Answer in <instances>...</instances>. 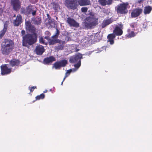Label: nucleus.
<instances>
[{
  "label": "nucleus",
  "instance_id": "f257e3e1",
  "mask_svg": "<svg viewBox=\"0 0 152 152\" xmlns=\"http://www.w3.org/2000/svg\"><path fill=\"white\" fill-rule=\"evenodd\" d=\"M82 58V56L81 54L78 53L75 56L71 57L69 60V61L71 63H77L74 65V66L75 68L70 69L69 70L67 71L65 77H64L63 81L65 80V78L69 75L71 72H74L77 71L78 69L81 65V59Z\"/></svg>",
  "mask_w": 152,
  "mask_h": 152
},
{
  "label": "nucleus",
  "instance_id": "f03ea898",
  "mask_svg": "<svg viewBox=\"0 0 152 152\" xmlns=\"http://www.w3.org/2000/svg\"><path fill=\"white\" fill-rule=\"evenodd\" d=\"M13 42L10 40L5 39L2 43L1 50L4 54L7 55L11 51Z\"/></svg>",
  "mask_w": 152,
  "mask_h": 152
},
{
  "label": "nucleus",
  "instance_id": "7ed1b4c3",
  "mask_svg": "<svg viewBox=\"0 0 152 152\" xmlns=\"http://www.w3.org/2000/svg\"><path fill=\"white\" fill-rule=\"evenodd\" d=\"M97 20L98 18L93 13H91L90 16L85 20V25L88 28H91L97 24Z\"/></svg>",
  "mask_w": 152,
  "mask_h": 152
},
{
  "label": "nucleus",
  "instance_id": "20e7f679",
  "mask_svg": "<svg viewBox=\"0 0 152 152\" xmlns=\"http://www.w3.org/2000/svg\"><path fill=\"white\" fill-rule=\"evenodd\" d=\"M37 37L31 34H27L23 37V46L27 47L28 48V45H32L36 42Z\"/></svg>",
  "mask_w": 152,
  "mask_h": 152
},
{
  "label": "nucleus",
  "instance_id": "39448f33",
  "mask_svg": "<svg viewBox=\"0 0 152 152\" xmlns=\"http://www.w3.org/2000/svg\"><path fill=\"white\" fill-rule=\"evenodd\" d=\"M114 34H109L107 36L108 42H109L110 44L112 45L114 43V39L115 38V34L117 36H120L122 34L123 31L122 29L119 27H116L113 31Z\"/></svg>",
  "mask_w": 152,
  "mask_h": 152
},
{
  "label": "nucleus",
  "instance_id": "423d86ee",
  "mask_svg": "<svg viewBox=\"0 0 152 152\" xmlns=\"http://www.w3.org/2000/svg\"><path fill=\"white\" fill-rule=\"evenodd\" d=\"M128 5V4L127 3L119 4L116 8L117 13L121 14L127 13L128 12L127 8Z\"/></svg>",
  "mask_w": 152,
  "mask_h": 152
},
{
  "label": "nucleus",
  "instance_id": "0eeeda50",
  "mask_svg": "<svg viewBox=\"0 0 152 152\" xmlns=\"http://www.w3.org/2000/svg\"><path fill=\"white\" fill-rule=\"evenodd\" d=\"M67 63V61L66 60H62L57 61L54 63L52 68H55L56 69H59L61 67L65 66Z\"/></svg>",
  "mask_w": 152,
  "mask_h": 152
},
{
  "label": "nucleus",
  "instance_id": "6e6552de",
  "mask_svg": "<svg viewBox=\"0 0 152 152\" xmlns=\"http://www.w3.org/2000/svg\"><path fill=\"white\" fill-rule=\"evenodd\" d=\"M77 1L76 0H65V5L69 8L75 10L76 9Z\"/></svg>",
  "mask_w": 152,
  "mask_h": 152
},
{
  "label": "nucleus",
  "instance_id": "1a4fd4ad",
  "mask_svg": "<svg viewBox=\"0 0 152 152\" xmlns=\"http://www.w3.org/2000/svg\"><path fill=\"white\" fill-rule=\"evenodd\" d=\"M1 74L2 75H7L11 72V69L8 64L3 65L1 66Z\"/></svg>",
  "mask_w": 152,
  "mask_h": 152
},
{
  "label": "nucleus",
  "instance_id": "9d476101",
  "mask_svg": "<svg viewBox=\"0 0 152 152\" xmlns=\"http://www.w3.org/2000/svg\"><path fill=\"white\" fill-rule=\"evenodd\" d=\"M59 34V31L56 29V33L52 37V39H50L49 40V43L50 45H54L56 43H60V41L57 39Z\"/></svg>",
  "mask_w": 152,
  "mask_h": 152
},
{
  "label": "nucleus",
  "instance_id": "9b49d317",
  "mask_svg": "<svg viewBox=\"0 0 152 152\" xmlns=\"http://www.w3.org/2000/svg\"><path fill=\"white\" fill-rule=\"evenodd\" d=\"M12 6L16 11L19 10L20 7V3L19 0H11Z\"/></svg>",
  "mask_w": 152,
  "mask_h": 152
},
{
  "label": "nucleus",
  "instance_id": "f8f14e48",
  "mask_svg": "<svg viewBox=\"0 0 152 152\" xmlns=\"http://www.w3.org/2000/svg\"><path fill=\"white\" fill-rule=\"evenodd\" d=\"M26 28L27 30L32 33H34L35 30V27L31 25L29 21H27L25 23Z\"/></svg>",
  "mask_w": 152,
  "mask_h": 152
},
{
  "label": "nucleus",
  "instance_id": "ddd939ff",
  "mask_svg": "<svg viewBox=\"0 0 152 152\" xmlns=\"http://www.w3.org/2000/svg\"><path fill=\"white\" fill-rule=\"evenodd\" d=\"M142 10L140 8L134 9L131 13L132 17L135 18L139 16L142 12Z\"/></svg>",
  "mask_w": 152,
  "mask_h": 152
},
{
  "label": "nucleus",
  "instance_id": "4468645a",
  "mask_svg": "<svg viewBox=\"0 0 152 152\" xmlns=\"http://www.w3.org/2000/svg\"><path fill=\"white\" fill-rule=\"evenodd\" d=\"M66 22L70 26L75 27L79 26V24L74 19L70 17H68L67 18Z\"/></svg>",
  "mask_w": 152,
  "mask_h": 152
},
{
  "label": "nucleus",
  "instance_id": "2eb2a0df",
  "mask_svg": "<svg viewBox=\"0 0 152 152\" xmlns=\"http://www.w3.org/2000/svg\"><path fill=\"white\" fill-rule=\"evenodd\" d=\"M35 51L37 55H41L45 51V49L42 45H39L36 47Z\"/></svg>",
  "mask_w": 152,
  "mask_h": 152
},
{
  "label": "nucleus",
  "instance_id": "dca6fc26",
  "mask_svg": "<svg viewBox=\"0 0 152 152\" xmlns=\"http://www.w3.org/2000/svg\"><path fill=\"white\" fill-rule=\"evenodd\" d=\"M36 12V9L34 6H29L26 8V13L27 14L32 13L33 15H34Z\"/></svg>",
  "mask_w": 152,
  "mask_h": 152
},
{
  "label": "nucleus",
  "instance_id": "f3484780",
  "mask_svg": "<svg viewBox=\"0 0 152 152\" xmlns=\"http://www.w3.org/2000/svg\"><path fill=\"white\" fill-rule=\"evenodd\" d=\"M56 61V58L53 56H50L48 57L45 58L44 60L43 63L44 64H48L52 63Z\"/></svg>",
  "mask_w": 152,
  "mask_h": 152
},
{
  "label": "nucleus",
  "instance_id": "a211bd4d",
  "mask_svg": "<svg viewBox=\"0 0 152 152\" xmlns=\"http://www.w3.org/2000/svg\"><path fill=\"white\" fill-rule=\"evenodd\" d=\"M22 21V17L20 15H18L15 20L13 21V24L15 26H18L20 24Z\"/></svg>",
  "mask_w": 152,
  "mask_h": 152
},
{
  "label": "nucleus",
  "instance_id": "6ab92c4d",
  "mask_svg": "<svg viewBox=\"0 0 152 152\" xmlns=\"http://www.w3.org/2000/svg\"><path fill=\"white\" fill-rule=\"evenodd\" d=\"M78 2L80 6L87 5L90 4L89 0H78Z\"/></svg>",
  "mask_w": 152,
  "mask_h": 152
},
{
  "label": "nucleus",
  "instance_id": "aec40b11",
  "mask_svg": "<svg viewBox=\"0 0 152 152\" xmlns=\"http://www.w3.org/2000/svg\"><path fill=\"white\" fill-rule=\"evenodd\" d=\"M152 8L150 6H147L144 8L143 13L145 15L150 14L152 10Z\"/></svg>",
  "mask_w": 152,
  "mask_h": 152
},
{
  "label": "nucleus",
  "instance_id": "412c9836",
  "mask_svg": "<svg viewBox=\"0 0 152 152\" xmlns=\"http://www.w3.org/2000/svg\"><path fill=\"white\" fill-rule=\"evenodd\" d=\"M112 22V20L111 19H108V20H104L102 24V27L103 28L108 25L109 24L111 23Z\"/></svg>",
  "mask_w": 152,
  "mask_h": 152
},
{
  "label": "nucleus",
  "instance_id": "4be33fe9",
  "mask_svg": "<svg viewBox=\"0 0 152 152\" xmlns=\"http://www.w3.org/2000/svg\"><path fill=\"white\" fill-rule=\"evenodd\" d=\"M63 42L60 41L59 45L58 46L55 47V49L56 50L58 51L59 50H62L63 48Z\"/></svg>",
  "mask_w": 152,
  "mask_h": 152
},
{
  "label": "nucleus",
  "instance_id": "5701e85b",
  "mask_svg": "<svg viewBox=\"0 0 152 152\" xmlns=\"http://www.w3.org/2000/svg\"><path fill=\"white\" fill-rule=\"evenodd\" d=\"M7 26L4 24V27L2 31L0 32V39L2 38L7 30Z\"/></svg>",
  "mask_w": 152,
  "mask_h": 152
},
{
  "label": "nucleus",
  "instance_id": "b1692460",
  "mask_svg": "<svg viewBox=\"0 0 152 152\" xmlns=\"http://www.w3.org/2000/svg\"><path fill=\"white\" fill-rule=\"evenodd\" d=\"M19 61L18 60L15 59H13L10 62V64H11L12 66L18 65L19 64Z\"/></svg>",
  "mask_w": 152,
  "mask_h": 152
},
{
  "label": "nucleus",
  "instance_id": "393cba45",
  "mask_svg": "<svg viewBox=\"0 0 152 152\" xmlns=\"http://www.w3.org/2000/svg\"><path fill=\"white\" fill-rule=\"evenodd\" d=\"M135 35H136V34L132 31L131 33H129L126 36L127 37L131 38L134 37Z\"/></svg>",
  "mask_w": 152,
  "mask_h": 152
},
{
  "label": "nucleus",
  "instance_id": "a878e982",
  "mask_svg": "<svg viewBox=\"0 0 152 152\" xmlns=\"http://www.w3.org/2000/svg\"><path fill=\"white\" fill-rule=\"evenodd\" d=\"M98 2L103 6H105L107 4V0H98Z\"/></svg>",
  "mask_w": 152,
  "mask_h": 152
},
{
  "label": "nucleus",
  "instance_id": "bb28decb",
  "mask_svg": "<svg viewBox=\"0 0 152 152\" xmlns=\"http://www.w3.org/2000/svg\"><path fill=\"white\" fill-rule=\"evenodd\" d=\"M45 95L43 94H42L39 95L37 96L36 97V100H39L40 99H42L45 98Z\"/></svg>",
  "mask_w": 152,
  "mask_h": 152
},
{
  "label": "nucleus",
  "instance_id": "cd10ccee",
  "mask_svg": "<svg viewBox=\"0 0 152 152\" xmlns=\"http://www.w3.org/2000/svg\"><path fill=\"white\" fill-rule=\"evenodd\" d=\"M53 8L55 10H57L59 8V5L57 4L54 3L53 4Z\"/></svg>",
  "mask_w": 152,
  "mask_h": 152
},
{
  "label": "nucleus",
  "instance_id": "c85d7f7f",
  "mask_svg": "<svg viewBox=\"0 0 152 152\" xmlns=\"http://www.w3.org/2000/svg\"><path fill=\"white\" fill-rule=\"evenodd\" d=\"M41 23V19L38 18L37 20H36L34 21V23L37 25H39Z\"/></svg>",
  "mask_w": 152,
  "mask_h": 152
},
{
  "label": "nucleus",
  "instance_id": "c756f323",
  "mask_svg": "<svg viewBox=\"0 0 152 152\" xmlns=\"http://www.w3.org/2000/svg\"><path fill=\"white\" fill-rule=\"evenodd\" d=\"M81 10L82 12H85L87 11L88 8L86 7H83L81 8Z\"/></svg>",
  "mask_w": 152,
  "mask_h": 152
},
{
  "label": "nucleus",
  "instance_id": "7c9ffc66",
  "mask_svg": "<svg viewBox=\"0 0 152 152\" xmlns=\"http://www.w3.org/2000/svg\"><path fill=\"white\" fill-rule=\"evenodd\" d=\"M20 12L22 14H27L26 13V10L24 8H22L20 10Z\"/></svg>",
  "mask_w": 152,
  "mask_h": 152
},
{
  "label": "nucleus",
  "instance_id": "2f4dec72",
  "mask_svg": "<svg viewBox=\"0 0 152 152\" xmlns=\"http://www.w3.org/2000/svg\"><path fill=\"white\" fill-rule=\"evenodd\" d=\"M39 41L40 43L42 44L45 43L44 40L43 38L42 37L40 38L39 39Z\"/></svg>",
  "mask_w": 152,
  "mask_h": 152
},
{
  "label": "nucleus",
  "instance_id": "473e14b6",
  "mask_svg": "<svg viewBox=\"0 0 152 152\" xmlns=\"http://www.w3.org/2000/svg\"><path fill=\"white\" fill-rule=\"evenodd\" d=\"M29 90L30 91V92H32L34 91V89L35 88H36V86H33V87H32L31 88L29 87Z\"/></svg>",
  "mask_w": 152,
  "mask_h": 152
},
{
  "label": "nucleus",
  "instance_id": "72a5a7b5",
  "mask_svg": "<svg viewBox=\"0 0 152 152\" xmlns=\"http://www.w3.org/2000/svg\"><path fill=\"white\" fill-rule=\"evenodd\" d=\"M112 0H108L107 1V4H110L112 3Z\"/></svg>",
  "mask_w": 152,
  "mask_h": 152
},
{
  "label": "nucleus",
  "instance_id": "f704fd0d",
  "mask_svg": "<svg viewBox=\"0 0 152 152\" xmlns=\"http://www.w3.org/2000/svg\"><path fill=\"white\" fill-rule=\"evenodd\" d=\"M21 34H22V36H23H23H24L23 35H24L25 34V31L24 30H22V31H21Z\"/></svg>",
  "mask_w": 152,
  "mask_h": 152
},
{
  "label": "nucleus",
  "instance_id": "c9c22d12",
  "mask_svg": "<svg viewBox=\"0 0 152 152\" xmlns=\"http://www.w3.org/2000/svg\"><path fill=\"white\" fill-rule=\"evenodd\" d=\"M135 25H136V24L135 23H132L131 24L130 26L131 27L133 28L135 26Z\"/></svg>",
  "mask_w": 152,
  "mask_h": 152
},
{
  "label": "nucleus",
  "instance_id": "e433bc0d",
  "mask_svg": "<svg viewBox=\"0 0 152 152\" xmlns=\"http://www.w3.org/2000/svg\"><path fill=\"white\" fill-rule=\"evenodd\" d=\"M104 48H105V47H102V48L100 49V50H99V52H96V53H99V52H101V51H102V50L103 49H104Z\"/></svg>",
  "mask_w": 152,
  "mask_h": 152
},
{
  "label": "nucleus",
  "instance_id": "4c0bfd02",
  "mask_svg": "<svg viewBox=\"0 0 152 152\" xmlns=\"http://www.w3.org/2000/svg\"><path fill=\"white\" fill-rule=\"evenodd\" d=\"M93 52V51H89L87 53H86V55H90L91 54V53H92V52Z\"/></svg>",
  "mask_w": 152,
  "mask_h": 152
},
{
  "label": "nucleus",
  "instance_id": "58836bf2",
  "mask_svg": "<svg viewBox=\"0 0 152 152\" xmlns=\"http://www.w3.org/2000/svg\"><path fill=\"white\" fill-rule=\"evenodd\" d=\"M45 34H47L49 36L50 35V33L48 31H46L45 32Z\"/></svg>",
  "mask_w": 152,
  "mask_h": 152
},
{
  "label": "nucleus",
  "instance_id": "ea45409f",
  "mask_svg": "<svg viewBox=\"0 0 152 152\" xmlns=\"http://www.w3.org/2000/svg\"><path fill=\"white\" fill-rule=\"evenodd\" d=\"M45 38L46 39H47L49 41V40L50 39L49 38L48 36H45Z\"/></svg>",
  "mask_w": 152,
  "mask_h": 152
},
{
  "label": "nucleus",
  "instance_id": "a19ab883",
  "mask_svg": "<svg viewBox=\"0 0 152 152\" xmlns=\"http://www.w3.org/2000/svg\"><path fill=\"white\" fill-rule=\"evenodd\" d=\"M130 31V29H129L128 30V32H129Z\"/></svg>",
  "mask_w": 152,
  "mask_h": 152
},
{
  "label": "nucleus",
  "instance_id": "79ce46f5",
  "mask_svg": "<svg viewBox=\"0 0 152 152\" xmlns=\"http://www.w3.org/2000/svg\"><path fill=\"white\" fill-rule=\"evenodd\" d=\"M47 90H45V91H44L43 92H44V93H46V92H47Z\"/></svg>",
  "mask_w": 152,
  "mask_h": 152
},
{
  "label": "nucleus",
  "instance_id": "37998d69",
  "mask_svg": "<svg viewBox=\"0 0 152 152\" xmlns=\"http://www.w3.org/2000/svg\"><path fill=\"white\" fill-rule=\"evenodd\" d=\"M73 45V47H76V45Z\"/></svg>",
  "mask_w": 152,
  "mask_h": 152
},
{
  "label": "nucleus",
  "instance_id": "c03bdc74",
  "mask_svg": "<svg viewBox=\"0 0 152 152\" xmlns=\"http://www.w3.org/2000/svg\"><path fill=\"white\" fill-rule=\"evenodd\" d=\"M64 80H63V81L61 83V85H62V84H63V82L64 81Z\"/></svg>",
  "mask_w": 152,
  "mask_h": 152
},
{
  "label": "nucleus",
  "instance_id": "a18cd8bd",
  "mask_svg": "<svg viewBox=\"0 0 152 152\" xmlns=\"http://www.w3.org/2000/svg\"><path fill=\"white\" fill-rule=\"evenodd\" d=\"M13 17H16V15H14V16H13Z\"/></svg>",
  "mask_w": 152,
  "mask_h": 152
},
{
  "label": "nucleus",
  "instance_id": "49530a36",
  "mask_svg": "<svg viewBox=\"0 0 152 152\" xmlns=\"http://www.w3.org/2000/svg\"><path fill=\"white\" fill-rule=\"evenodd\" d=\"M75 51H78V50H77L76 49L75 50Z\"/></svg>",
  "mask_w": 152,
  "mask_h": 152
},
{
  "label": "nucleus",
  "instance_id": "de8ad7c7",
  "mask_svg": "<svg viewBox=\"0 0 152 152\" xmlns=\"http://www.w3.org/2000/svg\"><path fill=\"white\" fill-rule=\"evenodd\" d=\"M94 36L93 35H91V37H93Z\"/></svg>",
  "mask_w": 152,
  "mask_h": 152
},
{
  "label": "nucleus",
  "instance_id": "09e8293b",
  "mask_svg": "<svg viewBox=\"0 0 152 152\" xmlns=\"http://www.w3.org/2000/svg\"><path fill=\"white\" fill-rule=\"evenodd\" d=\"M94 40L95 41H97V40H96V39H95Z\"/></svg>",
  "mask_w": 152,
  "mask_h": 152
},
{
  "label": "nucleus",
  "instance_id": "8fccbe9b",
  "mask_svg": "<svg viewBox=\"0 0 152 152\" xmlns=\"http://www.w3.org/2000/svg\"><path fill=\"white\" fill-rule=\"evenodd\" d=\"M139 3H140V1H139Z\"/></svg>",
  "mask_w": 152,
  "mask_h": 152
}]
</instances>
